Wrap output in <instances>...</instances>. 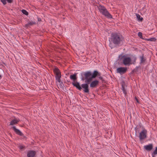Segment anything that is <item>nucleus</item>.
Segmentation results:
<instances>
[{"label": "nucleus", "instance_id": "nucleus-29", "mask_svg": "<svg viewBox=\"0 0 157 157\" xmlns=\"http://www.w3.org/2000/svg\"><path fill=\"white\" fill-rule=\"evenodd\" d=\"M136 58L135 57L134 59V60H133V62H132V63L134 64L136 62Z\"/></svg>", "mask_w": 157, "mask_h": 157}, {"label": "nucleus", "instance_id": "nucleus-1", "mask_svg": "<svg viewBox=\"0 0 157 157\" xmlns=\"http://www.w3.org/2000/svg\"><path fill=\"white\" fill-rule=\"evenodd\" d=\"M81 79L82 80H86V84H83L82 85V88L83 89V91L86 93L88 92V71L86 72H83L81 73Z\"/></svg>", "mask_w": 157, "mask_h": 157}, {"label": "nucleus", "instance_id": "nucleus-27", "mask_svg": "<svg viewBox=\"0 0 157 157\" xmlns=\"http://www.w3.org/2000/svg\"><path fill=\"white\" fill-rule=\"evenodd\" d=\"M138 68H139V67H136L135 69H134L133 70V71H132V72H136V71H137V70L138 69Z\"/></svg>", "mask_w": 157, "mask_h": 157}, {"label": "nucleus", "instance_id": "nucleus-32", "mask_svg": "<svg viewBox=\"0 0 157 157\" xmlns=\"http://www.w3.org/2000/svg\"><path fill=\"white\" fill-rule=\"evenodd\" d=\"M135 99H136V101L138 103H139V100L138 99V98L136 97H135Z\"/></svg>", "mask_w": 157, "mask_h": 157}, {"label": "nucleus", "instance_id": "nucleus-21", "mask_svg": "<svg viewBox=\"0 0 157 157\" xmlns=\"http://www.w3.org/2000/svg\"><path fill=\"white\" fill-rule=\"evenodd\" d=\"M146 40L148 41H155L156 40V39L155 38L152 37L149 39H147Z\"/></svg>", "mask_w": 157, "mask_h": 157}, {"label": "nucleus", "instance_id": "nucleus-17", "mask_svg": "<svg viewBox=\"0 0 157 157\" xmlns=\"http://www.w3.org/2000/svg\"><path fill=\"white\" fill-rule=\"evenodd\" d=\"M61 76H58V77H55L56 80L58 82H59L60 83V85L61 86H63V84L61 80Z\"/></svg>", "mask_w": 157, "mask_h": 157}, {"label": "nucleus", "instance_id": "nucleus-2", "mask_svg": "<svg viewBox=\"0 0 157 157\" xmlns=\"http://www.w3.org/2000/svg\"><path fill=\"white\" fill-rule=\"evenodd\" d=\"M111 41L116 45H118L121 43L124 40L122 36L117 33H112L111 34Z\"/></svg>", "mask_w": 157, "mask_h": 157}, {"label": "nucleus", "instance_id": "nucleus-19", "mask_svg": "<svg viewBox=\"0 0 157 157\" xmlns=\"http://www.w3.org/2000/svg\"><path fill=\"white\" fill-rule=\"evenodd\" d=\"M122 90L123 91V93L125 95L127 94V92L125 88L124 87V85L123 84H122Z\"/></svg>", "mask_w": 157, "mask_h": 157}, {"label": "nucleus", "instance_id": "nucleus-14", "mask_svg": "<svg viewBox=\"0 0 157 157\" xmlns=\"http://www.w3.org/2000/svg\"><path fill=\"white\" fill-rule=\"evenodd\" d=\"M36 24V22L35 21H28V23L27 24H25V27L28 28L30 26H32L35 25Z\"/></svg>", "mask_w": 157, "mask_h": 157}, {"label": "nucleus", "instance_id": "nucleus-24", "mask_svg": "<svg viewBox=\"0 0 157 157\" xmlns=\"http://www.w3.org/2000/svg\"><path fill=\"white\" fill-rule=\"evenodd\" d=\"M21 12L24 14L26 15L27 16L28 15V13L25 10H21Z\"/></svg>", "mask_w": 157, "mask_h": 157}, {"label": "nucleus", "instance_id": "nucleus-18", "mask_svg": "<svg viewBox=\"0 0 157 157\" xmlns=\"http://www.w3.org/2000/svg\"><path fill=\"white\" fill-rule=\"evenodd\" d=\"M20 120L19 119H14L12 120L10 122V125H13L14 124H17L19 122Z\"/></svg>", "mask_w": 157, "mask_h": 157}, {"label": "nucleus", "instance_id": "nucleus-7", "mask_svg": "<svg viewBox=\"0 0 157 157\" xmlns=\"http://www.w3.org/2000/svg\"><path fill=\"white\" fill-rule=\"evenodd\" d=\"M99 83V81L97 80L92 81L90 83V86L92 88H95L98 85Z\"/></svg>", "mask_w": 157, "mask_h": 157}, {"label": "nucleus", "instance_id": "nucleus-30", "mask_svg": "<svg viewBox=\"0 0 157 157\" xmlns=\"http://www.w3.org/2000/svg\"><path fill=\"white\" fill-rule=\"evenodd\" d=\"M7 2L9 3H11L12 2L13 0H6Z\"/></svg>", "mask_w": 157, "mask_h": 157}, {"label": "nucleus", "instance_id": "nucleus-20", "mask_svg": "<svg viewBox=\"0 0 157 157\" xmlns=\"http://www.w3.org/2000/svg\"><path fill=\"white\" fill-rule=\"evenodd\" d=\"M157 154V147H156L155 150L152 153V157H155L156 155Z\"/></svg>", "mask_w": 157, "mask_h": 157}, {"label": "nucleus", "instance_id": "nucleus-6", "mask_svg": "<svg viewBox=\"0 0 157 157\" xmlns=\"http://www.w3.org/2000/svg\"><path fill=\"white\" fill-rule=\"evenodd\" d=\"M127 71V67H120L118 68L117 69V73H120L121 75L124 74Z\"/></svg>", "mask_w": 157, "mask_h": 157}, {"label": "nucleus", "instance_id": "nucleus-8", "mask_svg": "<svg viewBox=\"0 0 157 157\" xmlns=\"http://www.w3.org/2000/svg\"><path fill=\"white\" fill-rule=\"evenodd\" d=\"M53 71L55 75V77H58V76H61V72L59 69L57 67H55L53 69Z\"/></svg>", "mask_w": 157, "mask_h": 157}, {"label": "nucleus", "instance_id": "nucleus-9", "mask_svg": "<svg viewBox=\"0 0 157 157\" xmlns=\"http://www.w3.org/2000/svg\"><path fill=\"white\" fill-rule=\"evenodd\" d=\"M102 14L108 18H112V15L109 13L106 9L102 13Z\"/></svg>", "mask_w": 157, "mask_h": 157}, {"label": "nucleus", "instance_id": "nucleus-5", "mask_svg": "<svg viewBox=\"0 0 157 157\" xmlns=\"http://www.w3.org/2000/svg\"><path fill=\"white\" fill-rule=\"evenodd\" d=\"M147 131L144 128L139 134V137L140 140H144L147 137Z\"/></svg>", "mask_w": 157, "mask_h": 157}, {"label": "nucleus", "instance_id": "nucleus-34", "mask_svg": "<svg viewBox=\"0 0 157 157\" xmlns=\"http://www.w3.org/2000/svg\"><path fill=\"white\" fill-rule=\"evenodd\" d=\"M110 45H111V44H110L109 46H110ZM111 48H112V47H111Z\"/></svg>", "mask_w": 157, "mask_h": 157}, {"label": "nucleus", "instance_id": "nucleus-23", "mask_svg": "<svg viewBox=\"0 0 157 157\" xmlns=\"http://www.w3.org/2000/svg\"><path fill=\"white\" fill-rule=\"evenodd\" d=\"M140 63H143L145 62V59H144L143 55L142 56L140 57Z\"/></svg>", "mask_w": 157, "mask_h": 157}, {"label": "nucleus", "instance_id": "nucleus-12", "mask_svg": "<svg viewBox=\"0 0 157 157\" xmlns=\"http://www.w3.org/2000/svg\"><path fill=\"white\" fill-rule=\"evenodd\" d=\"M36 152L35 151H29L27 154V156L28 157H34Z\"/></svg>", "mask_w": 157, "mask_h": 157}, {"label": "nucleus", "instance_id": "nucleus-22", "mask_svg": "<svg viewBox=\"0 0 157 157\" xmlns=\"http://www.w3.org/2000/svg\"><path fill=\"white\" fill-rule=\"evenodd\" d=\"M136 17L138 19V20L139 21H142L143 19V18H140V16L138 14H136Z\"/></svg>", "mask_w": 157, "mask_h": 157}, {"label": "nucleus", "instance_id": "nucleus-28", "mask_svg": "<svg viewBox=\"0 0 157 157\" xmlns=\"http://www.w3.org/2000/svg\"><path fill=\"white\" fill-rule=\"evenodd\" d=\"M99 76V78L103 82L104 81V80H103V78L101 77L100 75L99 76Z\"/></svg>", "mask_w": 157, "mask_h": 157}, {"label": "nucleus", "instance_id": "nucleus-16", "mask_svg": "<svg viewBox=\"0 0 157 157\" xmlns=\"http://www.w3.org/2000/svg\"><path fill=\"white\" fill-rule=\"evenodd\" d=\"M98 7L99 11L101 13H103L106 9L104 6L101 5H99L98 6Z\"/></svg>", "mask_w": 157, "mask_h": 157}, {"label": "nucleus", "instance_id": "nucleus-26", "mask_svg": "<svg viewBox=\"0 0 157 157\" xmlns=\"http://www.w3.org/2000/svg\"><path fill=\"white\" fill-rule=\"evenodd\" d=\"M1 1L4 5H5L6 4V0H1Z\"/></svg>", "mask_w": 157, "mask_h": 157}, {"label": "nucleus", "instance_id": "nucleus-3", "mask_svg": "<svg viewBox=\"0 0 157 157\" xmlns=\"http://www.w3.org/2000/svg\"><path fill=\"white\" fill-rule=\"evenodd\" d=\"M119 57L121 60H122V63L124 65H129L132 64L131 63V58L129 57H126L125 55H120Z\"/></svg>", "mask_w": 157, "mask_h": 157}, {"label": "nucleus", "instance_id": "nucleus-33", "mask_svg": "<svg viewBox=\"0 0 157 157\" xmlns=\"http://www.w3.org/2000/svg\"><path fill=\"white\" fill-rule=\"evenodd\" d=\"M2 78V76L1 75H0V79L1 78Z\"/></svg>", "mask_w": 157, "mask_h": 157}, {"label": "nucleus", "instance_id": "nucleus-13", "mask_svg": "<svg viewBox=\"0 0 157 157\" xmlns=\"http://www.w3.org/2000/svg\"><path fill=\"white\" fill-rule=\"evenodd\" d=\"M144 148L147 151H150L153 148V145L152 144H150L148 145H145L144 146Z\"/></svg>", "mask_w": 157, "mask_h": 157}, {"label": "nucleus", "instance_id": "nucleus-4", "mask_svg": "<svg viewBox=\"0 0 157 157\" xmlns=\"http://www.w3.org/2000/svg\"><path fill=\"white\" fill-rule=\"evenodd\" d=\"M100 73L97 71H94L92 74L89 71V82L92 81V78H95L97 76H99Z\"/></svg>", "mask_w": 157, "mask_h": 157}, {"label": "nucleus", "instance_id": "nucleus-11", "mask_svg": "<svg viewBox=\"0 0 157 157\" xmlns=\"http://www.w3.org/2000/svg\"><path fill=\"white\" fill-rule=\"evenodd\" d=\"M72 84L79 90H81L82 89V88L80 86L79 83L77 81L73 82Z\"/></svg>", "mask_w": 157, "mask_h": 157}, {"label": "nucleus", "instance_id": "nucleus-15", "mask_svg": "<svg viewBox=\"0 0 157 157\" xmlns=\"http://www.w3.org/2000/svg\"><path fill=\"white\" fill-rule=\"evenodd\" d=\"M70 79L73 81V82H75L77 80V74L75 73L73 75H70Z\"/></svg>", "mask_w": 157, "mask_h": 157}, {"label": "nucleus", "instance_id": "nucleus-25", "mask_svg": "<svg viewBox=\"0 0 157 157\" xmlns=\"http://www.w3.org/2000/svg\"><path fill=\"white\" fill-rule=\"evenodd\" d=\"M142 35V34L141 32H139L138 33V36L140 38H143Z\"/></svg>", "mask_w": 157, "mask_h": 157}, {"label": "nucleus", "instance_id": "nucleus-10", "mask_svg": "<svg viewBox=\"0 0 157 157\" xmlns=\"http://www.w3.org/2000/svg\"><path fill=\"white\" fill-rule=\"evenodd\" d=\"M13 131L17 135L20 136H23V134L20 131L16 128L15 126H13L12 127Z\"/></svg>", "mask_w": 157, "mask_h": 157}, {"label": "nucleus", "instance_id": "nucleus-31", "mask_svg": "<svg viewBox=\"0 0 157 157\" xmlns=\"http://www.w3.org/2000/svg\"><path fill=\"white\" fill-rule=\"evenodd\" d=\"M24 148V147L23 146H19V148L21 149H23Z\"/></svg>", "mask_w": 157, "mask_h": 157}]
</instances>
